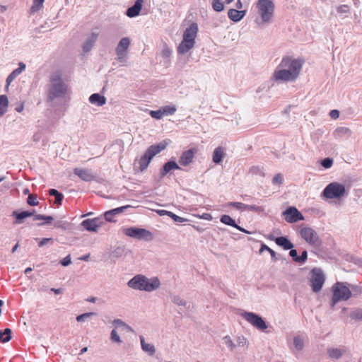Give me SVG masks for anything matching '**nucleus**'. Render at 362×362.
Listing matches in <instances>:
<instances>
[{
    "instance_id": "nucleus-1",
    "label": "nucleus",
    "mask_w": 362,
    "mask_h": 362,
    "mask_svg": "<svg viewBox=\"0 0 362 362\" xmlns=\"http://www.w3.org/2000/svg\"><path fill=\"white\" fill-rule=\"evenodd\" d=\"M303 61L291 57H284L274 69L271 81L277 83H287L295 81L302 69Z\"/></svg>"
},
{
    "instance_id": "nucleus-2",
    "label": "nucleus",
    "mask_w": 362,
    "mask_h": 362,
    "mask_svg": "<svg viewBox=\"0 0 362 362\" xmlns=\"http://www.w3.org/2000/svg\"><path fill=\"white\" fill-rule=\"evenodd\" d=\"M127 286L134 290L151 292L160 286V281L158 277L147 278L142 274H137L132 278Z\"/></svg>"
},
{
    "instance_id": "nucleus-3",
    "label": "nucleus",
    "mask_w": 362,
    "mask_h": 362,
    "mask_svg": "<svg viewBox=\"0 0 362 362\" xmlns=\"http://www.w3.org/2000/svg\"><path fill=\"white\" fill-rule=\"evenodd\" d=\"M167 144L165 141H162L159 144L150 146L144 155L141 156L139 159L135 160L134 164V168H138L141 172L144 171L148 168L153 158L163 151L166 148Z\"/></svg>"
},
{
    "instance_id": "nucleus-4",
    "label": "nucleus",
    "mask_w": 362,
    "mask_h": 362,
    "mask_svg": "<svg viewBox=\"0 0 362 362\" xmlns=\"http://www.w3.org/2000/svg\"><path fill=\"white\" fill-rule=\"evenodd\" d=\"M67 90V86L63 81L61 75L55 73L51 76L50 84L47 90V100L52 101L56 98L64 97Z\"/></svg>"
},
{
    "instance_id": "nucleus-5",
    "label": "nucleus",
    "mask_w": 362,
    "mask_h": 362,
    "mask_svg": "<svg viewBox=\"0 0 362 362\" xmlns=\"http://www.w3.org/2000/svg\"><path fill=\"white\" fill-rule=\"evenodd\" d=\"M332 297L330 305L334 308L340 301H346L352 296L350 288L347 286L346 282L337 281L332 286Z\"/></svg>"
},
{
    "instance_id": "nucleus-6",
    "label": "nucleus",
    "mask_w": 362,
    "mask_h": 362,
    "mask_svg": "<svg viewBox=\"0 0 362 362\" xmlns=\"http://www.w3.org/2000/svg\"><path fill=\"white\" fill-rule=\"evenodd\" d=\"M261 24L269 23L274 16L275 5L272 0H258L256 4Z\"/></svg>"
},
{
    "instance_id": "nucleus-7",
    "label": "nucleus",
    "mask_w": 362,
    "mask_h": 362,
    "mask_svg": "<svg viewBox=\"0 0 362 362\" xmlns=\"http://www.w3.org/2000/svg\"><path fill=\"white\" fill-rule=\"evenodd\" d=\"M347 194L345 186L339 182H331L327 185L322 192V197L327 199H341Z\"/></svg>"
},
{
    "instance_id": "nucleus-8",
    "label": "nucleus",
    "mask_w": 362,
    "mask_h": 362,
    "mask_svg": "<svg viewBox=\"0 0 362 362\" xmlns=\"http://www.w3.org/2000/svg\"><path fill=\"white\" fill-rule=\"evenodd\" d=\"M122 232L125 235L137 240H151L153 238L151 231L137 227L124 228L122 229Z\"/></svg>"
},
{
    "instance_id": "nucleus-9",
    "label": "nucleus",
    "mask_w": 362,
    "mask_h": 362,
    "mask_svg": "<svg viewBox=\"0 0 362 362\" xmlns=\"http://www.w3.org/2000/svg\"><path fill=\"white\" fill-rule=\"evenodd\" d=\"M241 316L247 322L259 330L264 331L267 328V325L263 318L255 313L243 311L241 313Z\"/></svg>"
},
{
    "instance_id": "nucleus-10",
    "label": "nucleus",
    "mask_w": 362,
    "mask_h": 362,
    "mask_svg": "<svg viewBox=\"0 0 362 362\" xmlns=\"http://www.w3.org/2000/svg\"><path fill=\"white\" fill-rule=\"evenodd\" d=\"M325 281V275L320 269L314 268L312 269L310 277V286L313 292H319L322 289Z\"/></svg>"
},
{
    "instance_id": "nucleus-11",
    "label": "nucleus",
    "mask_w": 362,
    "mask_h": 362,
    "mask_svg": "<svg viewBox=\"0 0 362 362\" xmlns=\"http://www.w3.org/2000/svg\"><path fill=\"white\" fill-rule=\"evenodd\" d=\"M300 235L308 244L313 246H319L320 240L317 232L310 227H303L300 230Z\"/></svg>"
},
{
    "instance_id": "nucleus-12",
    "label": "nucleus",
    "mask_w": 362,
    "mask_h": 362,
    "mask_svg": "<svg viewBox=\"0 0 362 362\" xmlns=\"http://www.w3.org/2000/svg\"><path fill=\"white\" fill-rule=\"evenodd\" d=\"M130 45V39L127 37H122L117 44L115 49L117 59L119 62H125L127 52Z\"/></svg>"
},
{
    "instance_id": "nucleus-13",
    "label": "nucleus",
    "mask_w": 362,
    "mask_h": 362,
    "mask_svg": "<svg viewBox=\"0 0 362 362\" xmlns=\"http://www.w3.org/2000/svg\"><path fill=\"white\" fill-rule=\"evenodd\" d=\"M285 220L290 223L304 220L303 214L294 206H289L283 212Z\"/></svg>"
},
{
    "instance_id": "nucleus-14",
    "label": "nucleus",
    "mask_w": 362,
    "mask_h": 362,
    "mask_svg": "<svg viewBox=\"0 0 362 362\" xmlns=\"http://www.w3.org/2000/svg\"><path fill=\"white\" fill-rule=\"evenodd\" d=\"M104 220L101 217L88 218L81 222V226L88 231L96 232L102 226Z\"/></svg>"
},
{
    "instance_id": "nucleus-15",
    "label": "nucleus",
    "mask_w": 362,
    "mask_h": 362,
    "mask_svg": "<svg viewBox=\"0 0 362 362\" xmlns=\"http://www.w3.org/2000/svg\"><path fill=\"white\" fill-rule=\"evenodd\" d=\"M197 152L195 148L183 151L179 158V165L185 167L192 163Z\"/></svg>"
},
{
    "instance_id": "nucleus-16",
    "label": "nucleus",
    "mask_w": 362,
    "mask_h": 362,
    "mask_svg": "<svg viewBox=\"0 0 362 362\" xmlns=\"http://www.w3.org/2000/svg\"><path fill=\"white\" fill-rule=\"evenodd\" d=\"M198 31V25L196 23H192L188 28H186L183 33L184 40H189V42L195 44V39L197 37Z\"/></svg>"
},
{
    "instance_id": "nucleus-17",
    "label": "nucleus",
    "mask_w": 362,
    "mask_h": 362,
    "mask_svg": "<svg viewBox=\"0 0 362 362\" xmlns=\"http://www.w3.org/2000/svg\"><path fill=\"white\" fill-rule=\"evenodd\" d=\"M181 167L174 160H170L166 162L163 168L160 170V175L161 177H165L168 173L174 170H181Z\"/></svg>"
},
{
    "instance_id": "nucleus-18",
    "label": "nucleus",
    "mask_w": 362,
    "mask_h": 362,
    "mask_svg": "<svg viewBox=\"0 0 362 362\" xmlns=\"http://www.w3.org/2000/svg\"><path fill=\"white\" fill-rule=\"evenodd\" d=\"M35 211H13L12 212V216L15 218V220L13 221L14 225H19L23 223V221L25 218L32 216L34 215Z\"/></svg>"
},
{
    "instance_id": "nucleus-19",
    "label": "nucleus",
    "mask_w": 362,
    "mask_h": 362,
    "mask_svg": "<svg viewBox=\"0 0 362 362\" xmlns=\"http://www.w3.org/2000/svg\"><path fill=\"white\" fill-rule=\"evenodd\" d=\"M74 173L85 182H90L95 179V176L90 170L75 168Z\"/></svg>"
},
{
    "instance_id": "nucleus-20",
    "label": "nucleus",
    "mask_w": 362,
    "mask_h": 362,
    "mask_svg": "<svg viewBox=\"0 0 362 362\" xmlns=\"http://www.w3.org/2000/svg\"><path fill=\"white\" fill-rule=\"evenodd\" d=\"M144 4V0H136L134 5L127 8L126 15L129 18H134L139 15Z\"/></svg>"
},
{
    "instance_id": "nucleus-21",
    "label": "nucleus",
    "mask_w": 362,
    "mask_h": 362,
    "mask_svg": "<svg viewBox=\"0 0 362 362\" xmlns=\"http://www.w3.org/2000/svg\"><path fill=\"white\" fill-rule=\"evenodd\" d=\"M271 240H274L276 244L279 247H281L285 250H288L293 247V244L286 236H281L277 238H270Z\"/></svg>"
},
{
    "instance_id": "nucleus-22",
    "label": "nucleus",
    "mask_w": 362,
    "mask_h": 362,
    "mask_svg": "<svg viewBox=\"0 0 362 362\" xmlns=\"http://www.w3.org/2000/svg\"><path fill=\"white\" fill-rule=\"evenodd\" d=\"M246 11H238L235 8H230L228 11V17L229 19L235 23L240 21L246 15Z\"/></svg>"
},
{
    "instance_id": "nucleus-23",
    "label": "nucleus",
    "mask_w": 362,
    "mask_h": 362,
    "mask_svg": "<svg viewBox=\"0 0 362 362\" xmlns=\"http://www.w3.org/2000/svg\"><path fill=\"white\" fill-rule=\"evenodd\" d=\"M98 37V33L92 32L84 42L82 49L84 52H88L93 47Z\"/></svg>"
},
{
    "instance_id": "nucleus-24",
    "label": "nucleus",
    "mask_w": 362,
    "mask_h": 362,
    "mask_svg": "<svg viewBox=\"0 0 362 362\" xmlns=\"http://www.w3.org/2000/svg\"><path fill=\"white\" fill-rule=\"evenodd\" d=\"M351 130L345 127H340L335 129L334 135L336 139H347L351 136Z\"/></svg>"
},
{
    "instance_id": "nucleus-25",
    "label": "nucleus",
    "mask_w": 362,
    "mask_h": 362,
    "mask_svg": "<svg viewBox=\"0 0 362 362\" xmlns=\"http://www.w3.org/2000/svg\"><path fill=\"white\" fill-rule=\"evenodd\" d=\"M141 348L143 351L147 353L149 356H153L156 353V348L153 344L146 342L144 336H139Z\"/></svg>"
},
{
    "instance_id": "nucleus-26",
    "label": "nucleus",
    "mask_w": 362,
    "mask_h": 362,
    "mask_svg": "<svg viewBox=\"0 0 362 362\" xmlns=\"http://www.w3.org/2000/svg\"><path fill=\"white\" fill-rule=\"evenodd\" d=\"M170 297L171 301L174 304L177 305V306L183 307L186 310L189 308V305L188 302L186 300H185L184 298H182L180 296L175 295V294H170Z\"/></svg>"
},
{
    "instance_id": "nucleus-27",
    "label": "nucleus",
    "mask_w": 362,
    "mask_h": 362,
    "mask_svg": "<svg viewBox=\"0 0 362 362\" xmlns=\"http://www.w3.org/2000/svg\"><path fill=\"white\" fill-rule=\"evenodd\" d=\"M194 44L189 40H182L177 47V52L180 54H184L193 48Z\"/></svg>"
},
{
    "instance_id": "nucleus-28",
    "label": "nucleus",
    "mask_w": 362,
    "mask_h": 362,
    "mask_svg": "<svg viewBox=\"0 0 362 362\" xmlns=\"http://www.w3.org/2000/svg\"><path fill=\"white\" fill-rule=\"evenodd\" d=\"M89 102L97 106H102L105 104L106 98L99 93H93L89 97Z\"/></svg>"
},
{
    "instance_id": "nucleus-29",
    "label": "nucleus",
    "mask_w": 362,
    "mask_h": 362,
    "mask_svg": "<svg viewBox=\"0 0 362 362\" xmlns=\"http://www.w3.org/2000/svg\"><path fill=\"white\" fill-rule=\"evenodd\" d=\"M306 338L305 335H296L293 337V346L297 351H300L303 349Z\"/></svg>"
},
{
    "instance_id": "nucleus-30",
    "label": "nucleus",
    "mask_w": 362,
    "mask_h": 362,
    "mask_svg": "<svg viewBox=\"0 0 362 362\" xmlns=\"http://www.w3.org/2000/svg\"><path fill=\"white\" fill-rule=\"evenodd\" d=\"M224 157V150L223 147L218 146L215 148L213 153V162L216 164H219Z\"/></svg>"
},
{
    "instance_id": "nucleus-31",
    "label": "nucleus",
    "mask_w": 362,
    "mask_h": 362,
    "mask_svg": "<svg viewBox=\"0 0 362 362\" xmlns=\"http://www.w3.org/2000/svg\"><path fill=\"white\" fill-rule=\"evenodd\" d=\"M8 106V97L6 95H0V117H2L6 112Z\"/></svg>"
},
{
    "instance_id": "nucleus-32",
    "label": "nucleus",
    "mask_w": 362,
    "mask_h": 362,
    "mask_svg": "<svg viewBox=\"0 0 362 362\" xmlns=\"http://www.w3.org/2000/svg\"><path fill=\"white\" fill-rule=\"evenodd\" d=\"M344 350L338 348L329 349L327 350L329 356L334 359H339V358H341L342 355L344 354Z\"/></svg>"
},
{
    "instance_id": "nucleus-33",
    "label": "nucleus",
    "mask_w": 362,
    "mask_h": 362,
    "mask_svg": "<svg viewBox=\"0 0 362 362\" xmlns=\"http://www.w3.org/2000/svg\"><path fill=\"white\" fill-rule=\"evenodd\" d=\"M11 339V329L6 328L4 330H0V341L6 343Z\"/></svg>"
},
{
    "instance_id": "nucleus-34",
    "label": "nucleus",
    "mask_w": 362,
    "mask_h": 362,
    "mask_svg": "<svg viewBox=\"0 0 362 362\" xmlns=\"http://www.w3.org/2000/svg\"><path fill=\"white\" fill-rule=\"evenodd\" d=\"M49 194L55 197L54 204L61 205L64 195L55 189H50L49 190Z\"/></svg>"
},
{
    "instance_id": "nucleus-35",
    "label": "nucleus",
    "mask_w": 362,
    "mask_h": 362,
    "mask_svg": "<svg viewBox=\"0 0 362 362\" xmlns=\"http://www.w3.org/2000/svg\"><path fill=\"white\" fill-rule=\"evenodd\" d=\"M163 116L173 115L175 113L177 107L175 105H165L160 107Z\"/></svg>"
},
{
    "instance_id": "nucleus-36",
    "label": "nucleus",
    "mask_w": 362,
    "mask_h": 362,
    "mask_svg": "<svg viewBox=\"0 0 362 362\" xmlns=\"http://www.w3.org/2000/svg\"><path fill=\"white\" fill-rule=\"evenodd\" d=\"M220 221L223 224H226L227 226H232V227H236L237 226V224L235 221V220H233L230 216L228 215H222L221 216V218H220Z\"/></svg>"
},
{
    "instance_id": "nucleus-37",
    "label": "nucleus",
    "mask_w": 362,
    "mask_h": 362,
    "mask_svg": "<svg viewBox=\"0 0 362 362\" xmlns=\"http://www.w3.org/2000/svg\"><path fill=\"white\" fill-rule=\"evenodd\" d=\"M223 344L226 345L228 349L233 351L237 348V345H235V342L232 340L230 336H225L223 337Z\"/></svg>"
},
{
    "instance_id": "nucleus-38",
    "label": "nucleus",
    "mask_w": 362,
    "mask_h": 362,
    "mask_svg": "<svg viewBox=\"0 0 362 362\" xmlns=\"http://www.w3.org/2000/svg\"><path fill=\"white\" fill-rule=\"evenodd\" d=\"M25 64L23 62L18 63V67L14 69L10 75L13 76L14 78H16L18 75H20L23 71L25 69Z\"/></svg>"
},
{
    "instance_id": "nucleus-39",
    "label": "nucleus",
    "mask_w": 362,
    "mask_h": 362,
    "mask_svg": "<svg viewBox=\"0 0 362 362\" xmlns=\"http://www.w3.org/2000/svg\"><path fill=\"white\" fill-rule=\"evenodd\" d=\"M35 221H37V220H44L45 221V223H50L53 220H54V218L51 216H45V215H42V214H35L34 215V218H33Z\"/></svg>"
},
{
    "instance_id": "nucleus-40",
    "label": "nucleus",
    "mask_w": 362,
    "mask_h": 362,
    "mask_svg": "<svg viewBox=\"0 0 362 362\" xmlns=\"http://www.w3.org/2000/svg\"><path fill=\"white\" fill-rule=\"evenodd\" d=\"M264 250H267V251H268V253H270L273 261H276L277 259V258L276 257V253L272 249H271L267 245H266L265 244H262L261 245L259 252H262Z\"/></svg>"
},
{
    "instance_id": "nucleus-41",
    "label": "nucleus",
    "mask_w": 362,
    "mask_h": 362,
    "mask_svg": "<svg viewBox=\"0 0 362 362\" xmlns=\"http://www.w3.org/2000/svg\"><path fill=\"white\" fill-rule=\"evenodd\" d=\"M212 8L217 12H221L223 10L224 6L223 3L220 0H213Z\"/></svg>"
},
{
    "instance_id": "nucleus-42",
    "label": "nucleus",
    "mask_w": 362,
    "mask_h": 362,
    "mask_svg": "<svg viewBox=\"0 0 362 362\" xmlns=\"http://www.w3.org/2000/svg\"><path fill=\"white\" fill-rule=\"evenodd\" d=\"M350 317L353 320H362V309H356L351 312Z\"/></svg>"
},
{
    "instance_id": "nucleus-43",
    "label": "nucleus",
    "mask_w": 362,
    "mask_h": 362,
    "mask_svg": "<svg viewBox=\"0 0 362 362\" xmlns=\"http://www.w3.org/2000/svg\"><path fill=\"white\" fill-rule=\"evenodd\" d=\"M110 340L112 342L117 343V344H121L122 342L120 337L119 336L118 333L115 329H112L110 333Z\"/></svg>"
},
{
    "instance_id": "nucleus-44",
    "label": "nucleus",
    "mask_w": 362,
    "mask_h": 362,
    "mask_svg": "<svg viewBox=\"0 0 362 362\" xmlns=\"http://www.w3.org/2000/svg\"><path fill=\"white\" fill-rule=\"evenodd\" d=\"M125 248L124 247H117L112 252L113 257L119 258L124 254Z\"/></svg>"
},
{
    "instance_id": "nucleus-45",
    "label": "nucleus",
    "mask_w": 362,
    "mask_h": 362,
    "mask_svg": "<svg viewBox=\"0 0 362 362\" xmlns=\"http://www.w3.org/2000/svg\"><path fill=\"white\" fill-rule=\"evenodd\" d=\"M246 210L252 211L258 213H262L264 211V208L263 206H259L257 205H249L246 204Z\"/></svg>"
},
{
    "instance_id": "nucleus-46",
    "label": "nucleus",
    "mask_w": 362,
    "mask_h": 362,
    "mask_svg": "<svg viewBox=\"0 0 362 362\" xmlns=\"http://www.w3.org/2000/svg\"><path fill=\"white\" fill-rule=\"evenodd\" d=\"M149 115H151V117L152 118L156 119H160L163 117V112H162L160 108L157 110H151L149 112Z\"/></svg>"
},
{
    "instance_id": "nucleus-47",
    "label": "nucleus",
    "mask_w": 362,
    "mask_h": 362,
    "mask_svg": "<svg viewBox=\"0 0 362 362\" xmlns=\"http://www.w3.org/2000/svg\"><path fill=\"white\" fill-rule=\"evenodd\" d=\"M228 205L239 210H246V204L242 202H229Z\"/></svg>"
},
{
    "instance_id": "nucleus-48",
    "label": "nucleus",
    "mask_w": 362,
    "mask_h": 362,
    "mask_svg": "<svg viewBox=\"0 0 362 362\" xmlns=\"http://www.w3.org/2000/svg\"><path fill=\"white\" fill-rule=\"evenodd\" d=\"M44 0H33V4L31 6V11L35 12L41 8Z\"/></svg>"
},
{
    "instance_id": "nucleus-49",
    "label": "nucleus",
    "mask_w": 362,
    "mask_h": 362,
    "mask_svg": "<svg viewBox=\"0 0 362 362\" xmlns=\"http://www.w3.org/2000/svg\"><path fill=\"white\" fill-rule=\"evenodd\" d=\"M235 345H237V347H243L247 344V339L243 336H238L235 339Z\"/></svg>"
},
{
    "instance_id": "nucleus-50",
    "label": "nucleus",
    "mask_w": 362,
    "mask_h": 362,
    "mask_svg": "<svg viewBox=\"0 0 362 362\" xmlns=\"http://www.w3.org/2000/svg\"><path fill=\"white\" fill-rule=\"evenodd\" d=\"M27 203L32 206H37L38 204V202L37 200L36 194H29L27 199Z\"/></svg>"
},
{
    "instance_id": "nucleus-51",
    "label": "nucleus",
    "mask_w": 362,
    "mask_h": 362,
    "mask_svg": "<svg viewBox=\"0 0 362 362\" xmlns=\"http://www.w3.org/2000/svg\"><path fill=\"white\" fill-rule=\"evenodd\" d=\"M116 215L113 214L112 210H109L104 214V218L106 221L108 222H115V220L114 219L115 216Z\"/></svg>"
},
{
    "instance_id": "nucleus-52",
    "label": "nucleus",
    "mask_w": 362,
    "mask_h": 362,
    "mask_svg": "<svg viewBox=\"0 0 362 362\" xmlns=\"http://www.w3.org/2000/svg\"><path fill=\"white\" fill-rule=\"evenodd\" d=\"M95 315V313H85L81 315H79L76 317V320L78 322H82L86 320V319L89 318L91 316Z\"/></svg>"
},
{
    "instance_id": "nucleus-53",
    "label": "nucleus",
    "mask_w": 362,
    "mask_h": 362,
    "mask_svg": "<svg viewBox=\"0 0 362 362\" xmlns=\"http://www.w3.org/2000/svg\"><path fill=\"white\" fill-rule=\"evenodd\" d=\"M333 164V159L330 158H325L321 161V165L323 168L328 169L332 167Z\"/></svg>"
},
{
    "instance_id": "nucleus-54",
    "label": "nucleus",
    "mask_w": 362,
    "mask_h": 362,
    "mask_svg": "<svg viewBox=\"0 0 362 362\" xmlns=\"http://www.w3.org/2000/svg\"><path fill=\"white\" fill-rule=\"evenodd\" d=\"M112 324L116 327H124L128 329H130L131 327L127 325L124 321L120 319H115L112 321Z\"/></svg>"
},
{
    "instance_id": "nucleus-55",
    "label": "nucleus",
    "mask_w": 362,
    "mask_h": 362,
    "mask_svg": "<svg viewBox=\"0 0 362 362\" xmlns=\"http://www.w3.org/2000/svg\"><path fill=\"white\" fill-rule=\"evenodd\" d=\"M170 217L175 222H178V223H183L185 221H187V219L182 218V217H180L177 215H176L175 214L173 213V212H170Z\"/></svg>"
},
{
    "instance_id": "nucleus-56",
    "label": "nucleus",
    "mask_w": 362,
    "mask_h": 362,
    "mask_svg": "<svg viewBox=\"0 0 362 362\" xmlns=\"http://www.w3.org/2000/svg\"><path fill=\"white\" fill-rule=\"evenodd\" d=\"M130 207H131V206L126 205V206L117 207V208H115V209H113L111 210L112 211L113 214H115V215H118V214L124 212L127 209L130 208Z\"/></svg>"
},
{
    "instance_id": "nucleus-57",
    "label": "nucleus",
    "mask_w": 362,
    "mask_h": 362,
    "mask_svg": "<svg viewBox=\"0 0 362 362\" xmlns=\"http://www.w3.org/2000/svg\"><path fill=\"white\" fill-rule=\"evenodd\" d=\"M171 53H172L171 49L168 47L165 46L161 52V55L163 58L167 59V58L170 57V56L171 55Z\"/></svg>"
},
{
    "instance_id": "nucleus-58",
    "label": "nucleus",
    "mask_w": 362,
    "mask_h": 362,
    "mask_svg": "<svg viewBox=\"0 0 362 362\" xmlns=\"http://www.w3.org/2000/svg\"><path fill=\"white\" fill-rule=\"evenodd\" d=\"M308 259V252L306 250H303L301 255L298 258V263H304Z\"/></svg>"
},
{
    "instance_id": "nucleus-59",
    "label": "nucleus",
    "mask_w": 362,
    "mask_h": 362,
    "mask_svg": "<svg viewBox=\"0 0 362 362\" xmlns=\"http://www.w3.org/2000/svg\"><path fill=\"white\" fill-rule=\"evenodd\" d=\"M283 182L282 176L280 173L276 174L272 179L274 185H281Z\"/></svg>"
},
{
    "instance_id": "nucleus-60",
    "label": "nucleus",
    "mask_w": 362,
    "mask_h": 362,
    "mask_svg": "<svg viewBox=\"0 0 362 362\" xmlns=\"http://www.w3.org/2000/svg\"><path fill=\"white\" fill-rule=\"evenodd\" d=\"M337 11L339 13H346L349 11V7L347 5H341Z\"/></svg>"
},
{
    "instance_id": "nucleus-61",
    "label": "nucleus",
    "mask_w": 362,
    "mask_h": 362,
    "mask_svg": "<svg viewBox=\"0 0 362 362\" xmlns=\"http://www.w3.org/2000/svg\"><path fill=\"white\" fill-rule=\"evenodd\" d=\"M60 263L64 267L69 266L71 263V259L70 255H67L63 259H62L60 261Z\"/></svg>"
},
{
    "instance_id": "nucleus-62",
    "label": "nucleus",
    "mask_w": 362,
    "mask_h": 362,
    "mask_svg": "<svg viewBox=\"0 0 362 362\" xmlns=\"http://www.w3.org/2000/svg\"><path fill=\"white\" fill-rule=\"evenodd\" d=\"M289 255L292 257L293 260L296 262H298V252L297 250L295 249H290Z\"/></svg>"
},
{
    "instance_id": "nucleus-63",
    "label": "nucleus",
    "mask_w": 362,
    "mask_h": 362,
    "mask_svg": "<svg viewBox=\"0 0 362 362\" xmlns=\"http://www.w3.org/2000/svg\"><path fill=\"white\" fill-rule=\"evenodd\" d=\"M331 118L336 119L339 117V112L337 110H332L329 112Z\"/></svg>"
},
{
    "instance_id": "nucleus-64",
    "label": "nucleus",
    "mask_w": 362,
    "mask_h": 362,
    "mask_svg": "<svg viewBox=\"0 0 362 362\" xmlns=\"http://www.w3.org/2000/svg\"><path fill=\"white\" fill-rule=\"evenodd\" d=\"M51 241H52V238H42L39 242L38 246L39 247H42V246L45 245L47 243H48L49 242H51Z\"/></svg>"
}]
</instances>
